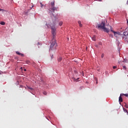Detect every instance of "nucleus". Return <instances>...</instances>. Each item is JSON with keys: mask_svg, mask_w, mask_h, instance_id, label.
I'll return each mask as SVG.
<instances>
[{"mask_svg": "<svg viewBox=\"0 0 128 128\" xmlns=\"http://www.w3.org/2000/svg\"><path fill=\"white\" fill-rule=\"evenodd\" d=\"M125 106H126V108H128V104L125 105Z\"/></svg>", "mask_w": 128, "mask_h": 128, "instance_id": "21", "label": "nucleus"}, {"mask_svg": "<svg viewBox=\"0 0 128 128\" xmlns=\"http://www.w3.org/2000/svg\"><path fill=\"white\" fill-rule=\"evenodd\" d=\"M96 28H101L102 30H104V32H110V30L106 28V22L104 21H102L101 24H98L97 26H96Z\"/></svg>", "mask_w": 128, "mask_h": 128, "instance_id": "2", "label": "nucleus"}, {"mask_svg": "<svg viewBox=\"0 0 128 128\" xmlns=\"http://www.w3.org/2000/svg\"><path fill=\"white\" fill-rule=\"evenodd\" d=\"M128 96V94H120V96L119 97V102H122V96Z\"/></svg>", "mask_w": 128, "mask_h": 128, "instance_id": "5", "label": "nucleus"}, {"mask_svg": "<svg viewBox=\"0 0 128 128\" xmlns=\"http://www.w3.org/2000/svg\"><path fill=\"white\" fill-rule=\"evenodd\" d=\"M122 62H124V60L122 61Z\"/></svg>", "mask_w": 128, "mask_h": 128, "instance_id": "33", "label": "nucleus"}, {"mask_svg": "<svg viewBox=\"0 0 128 128\" xmlns=\"http://www.w3.org/2000/svg\"><path fill=\"white\" fill-rule=\"evenodd\" d=\"M45 96H46V94H48V93L46 92H43Z\"/></svg>", "mask_w": 128, "mask_h": 128, "instance_id": "14", "label": "nucleus"}, {"mask_svg": "<svg viewBox=\"0 0 128 128\" xmlns=\"http://www.w3.org/2000/svg\"><path fill=\"white\" fill-rule=\"evenodd\" d=\"M92 38V40H93L94 42H96V36H93Z\"/></svg>", "mask_w": 128, "mask_h": 128, "instance_id": "9", "label": "nucleus"}, {"mask_svg": "<svg viewBox=\"0 0 128 128\" xmlns=\"http://www.w3.org/2000/svg\"><path fill=\"white\" fill-rule=\"evenodd\" d=\"M123 68L124 70H126V66H123Z\"/></svg>", "mask_w": 128, "mask_h": 128, "instance_id": "18", "label": "nucleus"}, {"mask_svg": "<svg viewBox=\"0 0 128 128\" xmlns=\"http://www.w3.org/2000/svg\"><path fill=\"white\" fill-rule=\"evenodd\" d=\"M22 67H21V68H20V70H22Z\"/></svg>", "mask_w": 128, "mask_h": 128, "instance_id": "30", "label": "nucleus"}, {"mask_svg": "<svg viewBox=\"0 0 128 128\" xmlns=\"http://www.w3.org/2000/svg\"><path fill=\"white\" fill-rule=\"evenodd\" d=\"M24 72H26V70L24 69Z\"/></svg>", "mask_w": 128, "mask_h": 128, "instance_id": "28", "label": "nucleus"}, {"mask_svg": "<svg viewBox=\"0 0 128 128\" xmlns=\"http://www.w3.org/2000/svg\"><path fill=\"white\" fill-rule=\"evenodd\" d=\"M51 58L52 59V58Z\"/></svg>", "mask_w": 128, "mask_h": 128, "instance_id": "32", "label": "nucleus"}, {"mask_svg": "<svg viewBox=\"0 0 128 128\" xmlns=\"http://www.w3.org/2000/svg\"><path fill=\"white\" fill-rule=\"evenodd\" d=\"M104 56V54H102L101 55V58H102Z\"/></svg>", "mask_w": 128, "mask_h": 128, "instance_id": "16", "label": "nucleus"}, {"mask_svg": "<svg viewBox=\"0 0 128 128\" xmlns=\"http://www.w3.org/2000/svg\"><path fill=\"white\" fill-rule=\"evenodd\" d=\"M98 81H96V84H98Z\"/></svg>", "mask_w": 128, "mask_h": 128, "instance_id": "31", "label": "nucleus"}, {"mask_svg": "<svg viewBox=\"0 0 128 128\" xmlns=\"http://www.w3.org/2000/svg\"><path fill=\"white\" fill-rule=\"evenodd\" d=\"M110 28H111V30H110L111 32H113L114 34V36H116V38L118 37V36H120V32H116L114 31V30H112V29L111 26H110Z\"/></svg>", "mask_w": 128, "mask_h": 128, "instance_id": "6", "label": "nucleus"}, {"mask_svg": "<svg viewBox=\"0 0 128 128\" xmlns=\"http://www.w3.org/2000/svg\"><path fill=\"white\" fill-rule=\"evenodd\" d=\"M98 0V2H102V0Z\"/></svg>", "mask_w": 128, "mask_h": 128, "instance_id": "27", "label": "nucleus"}, {"mask_svg": "<svg viewBox=\"0 0 128 128\" xmlns=\"http://www.w3.org/2000/svg\"><path fill=\"white\" fill-rule=\"evenodd\" d=\"M26 62L28 64H30V62L28 60L26 61Z\"/></svg>", "mask_w": 128, "mask_h": 128, "instance_id": "17", "label": "nucleus"}, {"mask_svg": "<svg viewBox=\"0 0 128 128\" xmlns=\"http://www.w3.org/2000/svg\"><path fill=\"white\" fill-rule=\"evenodd\" d=\"M122 38L124 40H128V34L126 32H124L122 34Z\"/></svg>", "mask_w": 128, "mask_h": 128, "instance_id": "4", "label": "nucleus"}, {"mask_svg": "<svg viewBox=\"0 0 128 128\" xmlns=\"http://www.w3.org/2000/svg\"><path fill=\"white\" fill-rule=\"evenodd\" d=\"M113 68H114H114H116V66H113Z\"/></svg>", "mask_w": 128, "mask_h": 128, "instance_id": "24", "label": "nucleus"}, {"mask_svg": "<svg viewBox=\"0 0 128 128\" xmlns=\"http://www.w3.org/2000/svg\"><path fill=\"white\" fill-rule=\"evenodd\" d=\"M0 12H4V10L3 9L0 8Z\"/></svg>", "mask_w": 128, "mask_h": 128, "instance_id": "20", "label": "nucleus"}, {"mask_svg": "<svg viewBox=\"0 0 128 128\" xmlns=\"http://www.w3.org/2000/svg\"><path fill=\"white\" fill-rule=\"evenodd\" d=\"M62 58L61 56H59L58 58V62H62Z\"/></svg>", "mask_w": 128, "mask_h": 128, "instance_id": "8", "label": "nucleus"}, {"mask_svg": "<svg viewBox=\"0 0 128 128\" xmlns=\"http://www.w3.org/2000/svg\"><path fill=\"white\" fill-rule=\"evenodd\" d=\"M59 26H62V22H59Z\"/></svg>", "mask_w": 128, "mask_h": 128, "instance_id": "11", "label": "nucleus"}, {"mask_svg": "<svg viewBox=\"0 0 128 128\" xmlns=\"http://www.w3.org/2000/svg\"><path fill=\"white\" fill-rule=\"evenodd\" d=\"M28 90H34L30 86H28Z\"/></svg>", "mask_w": 128, "mask_h": 128, "instance_id": "13", "label": "nucleus"}, {"mask_svg": "<svg viewBox=\"0 0 128 128\" xmlns=\"http://www.w3.org/2000/svg\"><path fill=\"white\" fill-rule=\"evenodd\" d=\"M74 80H76L78 79H76V78H73Z\"/></svg>", "mask_w": 128, "mask_h": 128, "instance_id": "26", "label": "nucleus"}, {"mask_svg": "<svg viewBox=\"0 0 128 128\" xmlns=\"http://www.w3.org/2000/svg\"><path fill=\"white\" fill-rule=\"evenodd\" d=\"M123 110L124 112H128V110L126 109L123 108Z\"/></svg>", "mask_w": 128, "mask_h": 128, "instance_id": "12", "label": "nucleus"}, {"mask_svg": "<svg viewBox=\"0 0 128 128\" xmlns=\"http://www.w3.org/2000/svg\"><path fill=\"white\" fill-rule=\"evenodd\" d=\"M38 45L40 44V42H38Z\"/></svg>", "mask_w": 128, "mask_h": 128, "instance_id": "29", "label": "nucleus"}, {"mask_svg": "<svg viewBox=\"0 0 128 128\" xmlns=\"http://www.w3.org/2000/svg\"><path fill=\"white\" fill-rule=\"evenodd\" d=\"M40 5H41V8H42L43 6H46L42 4V2L40 3Z\"/></svg>", "mask_w": 128, "mask_h": 128, "instance_id": "15", "label": "nucleus"}, {"mask_svg": "<svg viewBox=\"0 0 128 128\" xmlns=\"http://www.w3.org/2000/svg\"><path fill=\"white\" fill-rule=\"evenodd\" d=\"M99 44H100V46H102V43L101 42H99Z\"/></svg>", "mask_w": 128, "mask_h": 128, "instance_id": "25", "label": "nucleus"}, {"mask_svg": "<svg viewBox=\"0 0 128 128\" xmlns=\"http://www.w3.org/2000/svg\"><path fill=\"white\" fill-rule=\"evenodd\" d=\"M56 28H52V42L50 46V50H56V46H58V44H56Z\"/></svg>", "mask_w": 128, "mask_h": 128, "instance_id": "1", "label": "nucleus"}, {"mask_svg": "<svg viewBox=\"0 0 128 128\" xmlns=\"http://www.w3.org/2000/svg\"><path fill=\"white\" fill-rule=\"evenodd\" d=\"M54 2L55 1H52L51 2V6H52V8H49V14H52V12H54V10H56V7H54Z\"/></svg>", "mask_w": 128, "mask_h": 128, "instance_id": "3", "label": "nucleus"}, {"mask_svg": "<svg viewBox=\"0 0 128 128\" xmlns=\"http://www.w3.org/2000/svg\"><path fill=\"white\" fill-rule=\"evenodd\" d=\"M0 24H2V26H4L6 24V23L4 22H0Z\"/></svg>", "mask_w": 128, "mask_h": 128, "instance_id": "10", "label": "nucleus"}, {"mask_svg": "<svg viewBox=\"0 0 128 128\" xmlns=\"http://www.w3.org/2000/svg\"><path fill=\"white\" fill-rule=\"evenodd\" d=\"M78 24H82V22L78 21Z\"/></svg>", "mask_w": 128, "mask_h": 128, "instance_id": "19", "label": "nucleus"}, {"mask_svg": "<svg viewBox=\"0 0 128 128\" xmlns=\"http://www.w3.org/2000/svg\"><path fill=\"white\" fill-rule=\"evenodd\" d=\"M52 14V16H54V14Z\"/></svg>", "mask_w": 128, "mask_h": 128, "instance_id": "35", "label": "nucleus"}, {"mask_svg": "<svg viewBox=\"0 0 128 128\" xmlns=\"http://www.w3.org/2000/svg\"><path fill=\"white\" fill-rule=\"evenodd\" d=\"M79 26H80V28H82V24H79Z\"/></svg>", "mask_w": 128, "mask_h": 128, "instance_id": "22", "label": "nucleus"}, {"mask_svg": "<svg viewBox=\"0 0 128 128\" xmlns=\"http://www.w3.org/2000/svg\"><path fill=\"white\" fill-rule=\"evenodd\" d=\"M127 4H128V1H127Z\"/></svg>", "mask_w": 128, "mask_h": 128, "instance_id": "34", "label": "nucleus"}, {"mask_svg": "<svg viewBox=\"0 0 128 128\" xmlns=\"http://www.w3.org/2000/svg\"><path fill=\"white\" fill-rule=\"evenodd\" d=\"M16 54H18V56H24V54L18 52H16Z\"/></svg>", "mask_w": 128, "mask_h": 128, "instance_id": "7", "label": "nucleus"}, {"mask_svg": "<svg viewBox=\"0 0 128 128\" xmlns=\"http://www.w3.org/2000/svg\"><path fill=\"white\" fill-rule=\"evenodd\" d=\"M110 36H111V38H114V36H112V34H110Z\"/></svg>", "mask_w": 128, "mask_h": 128, "instance_id": "23", "label": "nucleus"}]
</instances>
